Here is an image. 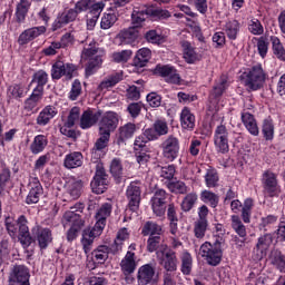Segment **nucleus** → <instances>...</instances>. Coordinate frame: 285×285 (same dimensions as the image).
<instances>
[{"label": "nucleus", "mask_w": 285, "mask_h": 285, "mask_svg": "<svg viewBox=\"0 0 285 285\" xmlns=\"http://www.w3.org/2000/svg\"><path fill=\"white\" fill-rule=\"evenodd\" d=\"M6 228L10 237H17L18 233V239L20 244L23 246V248L30 247L32 242H35V238H32V236L30 235V228L28 227V218H26L23 215L19 216L17 220L12 218H7Z\"/></svg>", "instance_id": "obj_1"}, {"label": "nucleus", "mask_w": 285, "mask_h": 285, "mask_svg": "<svg viewBox=\"0 0 285 285\" xmlns=\"http://www.w3.org/2000/svg\"><path fill=\"white\" fill-rule=\"evenodd\" d=\"M99 52V45L95 40L86 41L82 52H81V61H88L86 67V75H92L95 68H99L104 60L101 56H96Z\"/></svg>", "instance_id": "obj_2"}, {"label": "nucleus", "mask_w": 285, "mask_h": 285, "mask_svg": "<svg viewBox=\"0 0 285 285\" xmlns=\"http://www.w3.org/2000/svg\"><path fill=\"white\" fill-rule=\"evenodd\" d=\"M199 255L206 259L209 266H219L224 252L222 250V238L215 243L205 242L199 248Z\"/></svg>", "instance_id": "obj_3"}, {"label": "nucleus", "mask_w": 285, "mask_h": 285, "mask_svg": "<svg viewBox=\"0 0 285 285\" xmlns=\"http://www.w3.org/2000/svg\"><path fill=\"white\" fill-rule=\"evenodd\" d=\"M263 193L267 197H279L282 193V187H279V183L277 181V175L271 170H266L263 173L262 178Z\"/></svg>", "instance_id": "obj_4"}, {"label": "nucleus", "mask_w": 285, "mask_h": 285, "mask_svg": "<svg viewBox=\"0 0 285 285\" xmlns=\"http://www.w3.org/2000/svg\"><path fill=\"white\" fill-rule=\"evenodd\" d=\"M108 184L109 181L106 168H104V165L98 164L96 166V174L90 184L92 193L96 195H104V191L108 190Z\"/></svg>", "instance_id": "obj_5"}, {"label": "nucleus", "mask_w": 285, "mask_h": 285, "mask_svg": "<svg viewBox=\"0 0 285 285\" xmlns=\"http://www.w3.org/2000/svg\"><path fill=\"white\" fill-rule=\"evenodd\" d=\"M266 81V73L261 65L254 66L246 76L245 86L249 90H259Z\"/></svg>", "instance_id": "obj_6"}, {"label": "nucleus", "mask_w": 285, "mask_h": 285, "mask_svg": "<svg viewBox=\"0 0 285 285\" xmlns=\"http://www.w3.org/2000/svg\"><path fill=\"white\" fill-rule=\"evenodd\" d=\"M9 285H30V271L24 265H14L9 274Z\"/></svg>", "instance_id": "obj_7"}, {"label": "nucleus", "mask_w": 285, "mask_h": 285, "mask_svg": "<svg viewBox=\"0 0 285 285\" xmlns=\"http://www.w3.org/2000/svg\"><path fill=\"white\" fill-rule=\"evenodd\" d=\"M127 199H128V209L131 213H137L139 210V204H141V186L139 183H130L127 187Z\"/></svg>", "instance_id": "obj_8"}, {"label": "nucleus", "mask_w": 285, "mask_h": 285, "mask_svg": "<svg viewBox=\"0 0 285 285\" xmlns=\"http://www.w3.org/2000/svg\"><path fill=\"white\" fill-rule=\"evenodd\" d=\"M168 193L164 189H157L151 197V208L156 217H164L166 215V204Z\"/></svg>", "instance_id": "obj_9"}, {"label": "nucleus", "mask_w": 285, "mask_h": 285, "mask_svg": "<svg viewBox=\"0 0 285 285\" xmlns=\"http://www.w3.org/2000/svg\"><path fill=\"white\" fill-rule=\"evenodd\" d=\"M214 144L217 153H222V155L228 153V128H226V126L219 125L216 127L214 132Z\"/></svg>", "instance_id": "obj_10"}, {"label": "nucleus", "mask_w": 285, "mask_h": 285, "mask_svg": "<svg viewBox=\"0 0 285 285\" xmlns=\"http://www.w3.org/2000/svg\"><path fill=\"white\" fill-rule=\"evenodd\" d=\"M163 155L168 161H175L179 157V139L175 136H168L163 142Z\"/></svg>", "instance_id": "obj_11"}, {"label": "nucleus", "mask_w": 285, "mask_h": 285, "mask_svg": "<svg viewBox=\"0 0 285 285\" xmlns=\"http://www.w3.org/2000/svg\"><path fill=\"white\" fill-rule=\"evenodd\" d=\"M117 126H119L117 114H115V111H107L100 119L99 132L110 135L117 130Z\"/></svg>", "instance_id": "obj_12"}, {"label": "nucleus", "mask_w": 285, "mask_h": 285, "mask_svg": "<svg viewBox=\"0 0 285 285\" xmlns=\"http://www.w3.org/2000/svg\"><path fill=\"white\" fill-rule=\"evenodd\" d=\"M101 115H104V111L101 110H92L87 109L82 112L80 116V128L82 130H88V128H92V126H97L99 122V119H101Z\"/></svg>", "instance_id": "obj_13"}, {"label": "nucleus", "mask_w": 285, "mask_h": 285, "mask_svg": "<svg viewBox=\"0 0 285 285\" xmlns=\"http://www.w3.org/2000/svg\"><path fill=\"white\" fill-rule=\"evenodd\" d=\"M77 68L72 63H63V61H57L51 69L52 79H61L63 76L70 79L72 77V72H75Z\"/></svg>", "instance_id": "obj_14"}, {"label": "nucleus", "mask_w": 285, "mask_h": 285, "mask_svg": "<svg viewBox=\"0 0 285 285\" xmlns=\"http://www.w3.org/2000/svg\"><path fill=\"white\" fill-rule=\"evenodd\" d=\"M106 4L104 2H97V0H80L76 3V9L80 12L89 10V14H101Z\"/></svg>", "instance_id": "obj_15"}, {"label": "nucleus", "mask_w": 285, "mask_h": 285, "mask_svg": "<svg viewBox=\"0 0 285 285\" xmlns=\"http://www.w3.org/2000/svg\"><path fill=\"white\" fill-rule=\"evenodd\" d=\"M79 9H77V4L75 6V9H68L65 10L62 13H60L55 23L53 28L55 30H58V28H63V26H67V23H71V21H75L77 17H79Z\"/></svg>", "instance_id": "obj_16"}, {"label": "nucleus", "mask_w": 285, "mask_h": 285, "mask_svg": "<svg viewBox=\"0 0 285 285\" xmlns=\"http://www.w3.org/2000/svg\"><path fill=\"white\" fill-rule=\"evenodd\" d=\"M156 75L165 77L167 83H180L181 77L177 73V69L171 66H157L155 69Z\"/></svg>", "instance_id": "obj_17"}, {"label": "nucleus", "mask_w": 285, "mask_h": 285, "mask_svg": "<svg viewBox=\"0 0 285 285\" xmlns=\"http://www.w3.org/2000/svg\"><path fill=\"white\" fill-rule=\"evenodd\" d=\"M163 268H165V273H175V271H177V264H178V259H177V253H175V250L173 249H166L163 253V258L160 262Z\"/></svg>", "instance_id": "obj_18"}, {"label": "nucleus", "mask_w": 285, "mask_h": 285, "mask_svg": "<svg viewBox=\"0 0 285 285\" xmlns=\"http://www.w3.org/2000/svg\"><path fill=\"white\" fill-rule=\"evenodd\" d=\"M32 234L37 236V242L41 249L48 248V244L52 243V232L50 228H42L39 225H36L32 228Z\"/></svg>", "instance_id": "obj_19"}, {"label": "nucleus", "mask_w": 285, "mask_h": 285, "mask_svg": "<svg viewBox=\"0 0 285 285\" xmlns=\"http://www.w3.org/2000/svg\"><path fill=\"white\" fill-rule=\"evenodd\" d=\"M155 279V265L146 264L139 267L137 281L138 285H148Z\"/></svg>", "instance_id": "obj_20"}, {"label": "nucleus", "mask_w": 285, "mask_h": 285, "mask_svg": "<svg viewBox=\"0 0 285 285\" xmlns=\"http://www.w3.org/2000/svg\"><path fill=\"white\" fill-rule=\"evenodd\" d=\"M271 244H273V235L271 234H265L258 238L255 247L256 259H264V257H266V253H268Z\"/></svg>", "instance_id": "obj_21"}, {"label": "nucleus", "mask_w": 285, "mask_h": 285, "mask_svg": "<svg viewBox=\"0 0 285 285\" xmlns=\"http://www.w3.org/2000/svg\"><path fill=\"white\" fill-rule=\"evenodd\" d=\"M46 32V27H33L24 30L18 38V43L20 46H26V43H30V41L37 39L40 35Z\"/></svg>", "instance_id": "obj_22"}, {"label": "nucleus", "mask_w": 285, "mask_h": 285, "mask_svg": "<svg viewBox=\"0 0 285 285\" xmlns=\"http://www.w3.org/2000/svg\"><path fill=\"white\" fill-rule=\"evenodd\" d=\"M151 57H153V51H150V49L141 48L137 51L132 60V66H135V68H146Z\"/></svg>", "instance_id": "obj_23"}, {"label": "nucleus", "mask_w": 285, "mask_h": 285, "mask_svg": "<svg viewBox=\"0 0 285 285\" xmlns=\"http://www.w3.org/2000/svg\"><path fill=\"white\" fill-rule=\"evenodd\" d=\"M63 166L69 170L83 166V155L79 151L70 153L65 157Z\"/></svg>", "instance_id": "obj_24"}, {"label": "nucleus", "mask_w": 285, "mask_h": 285, "mask_svg": "<svg viewBox=\"0 0 285 285\" xmlns=\"http://www.w3.org/2000/svg\"><path fill=\"white\" fill-rule=\"evenodd\" d=\"M63 227L68 228V226L70 227H83L85 222L83 219H81V216L77 213H75V210H68L63 215Z\"/></svg>", "instance_id": "obj_25"}, {"label": "nucleus", "mask_w": 285, "mask_h": 285, "mask_svg": "<svg viewBox=\"0 0 285 285\" xmlns=\"http://www.w3.org/2000/svg\"><path fill=\"white\" fill-rule=\"evenodd\" d=\"M48 83V73L43 70H39L33 75L30 87H35L33 90L36 92H40L43 95V86Z\"/></svg>", "instance_id": "obj_26"}, {"label": "nucleus", "mask_w": 285, "mask_h": 285, "mask_svg": "<svg viewBox=\"0 0 285 285\" xmlns=\"http://www.w3.org/2000/svg\"><path fill=\"white\" fill-rule=\"evenodd\" d=\"M56 116H57V108L52 106H47L38 115L36 121L38 126H48V124H50V120L55 119Z\"/></svg>", "instance_id": "obj_27"}, {"label": "nucleus", "mask_w": 285, "mask_h": 285, "mask_svg": "<svg viewBox=\"0 0 285 285\" xmlns=\"http://www.w3.org/2000/svg\"><path fill=\"white\" fill-rule=\"evenodd\" d=\"M180 126L184 130H195V115L188 107H184L180 112Z\"/></svg>", "instance_id": "obj_28"}, {"label": "nucleus", "mask_w": 285, "mask_h": 285, "mask_svg": "<svg viewBox=\"0 0 285 285\" xmlns=\"http://www.w3.org/2000/svg\"><path fill=\"white\" fill-rule=\"evenodd\" d=\"M41 195H43V187L41 186V183L33 181L30 183V191L27 196V204H39V199L41 198Z\"/></svg>", "instance_id": "obj_29"}, {"label": "nucleus", "mask_w": 285, "mask_h": 285, "mask_svg": "<svg viewBox=\"0 0 285 285\" xmlns=\"http://www.w3.org/2000/svg\"><path fill=\"white\" fill-rule=\"evenodd\" d=\"M118 38L124 46H129L137 41V39L139 38V31H137L135 27H131L129 29L120 31Z\"/></svg>", "instance_id": "obj_30"}, {"label": "nucleus", "mask_w": 285, "mask_h": 285, "mask_svg": "<svg viewBox=\"0 0 285 285\" xmlns=\"http://www.w3.org/2000/svg\"><path fill=\"white\" fill-rule=\"evenodd\" d=\"M121 271L124 275H132L135 268H137V263L135 262V253L127 252L125 258L120 263Z\"/></svg>", "instance_id": "obj_31"}, {"label": "nucleus", "mask_w": 285, "mask_h": 285, "mask_svg": "<svg viewBox=\"0 0 285 285\" xmlns=\"http://www.w3.org/2000/svg\"><path fill=\"white\" fill-rule=\"evenodd\" d=\"M135 130H137V126L132 122L119 127L117 144L121 145L124 141L130 139L135 135Z\"/></svg>", "instance_id": "obj_32"}, {"label": "nucleus", "mask_w": 285, "mask_h": 285, "mask_svg": "<svg viewBox=\"0 0 285 285\" xmlns=\"http://www.w3.org/2000/svg\"><path fill=\"white\" fill-rule=\"evenodd\" d=\"M167 218L169 219V230L171 235H177L179 228L177 227V223L179 218L177 217V207L175 204H169L167 208Z\"/></svg>", "instance_id": "obj_33"}, {"label": "nucleus", "mask_w": 285, "mask_h": 285, "mask_svg": "<svg viewBox=\"0 0 285 285\" xmlns=\"http://www.w3.org/2000/svg\"><path fill=\"white\" fill-rule=\"evenodd\" d=\"M141 233L145 237L148 235L149 237H161V233H164V229L157 223L149 220L145 223Z\"/></svg>", "instance_id": "obj_34"}, {"label": "nucleus", "mask_w": 285, "mask_h": 285, "mask_svg": "<svg viewBox=\"0 0 285 285\" xmlns=\"http://www.w3.org/2000/svg\"><path fill=\"white\" fill-rule=\"evenodd\" d=\"M184 52V59L187 63H195L199 59V56L195 52V48L190 42L184 40L180 42Z\"/></svg>", "instance_id": "obj_35"}, {"label": "nucleus", "mask_w": 285, "mask_h": 285, "mask_svg": "<svg viewBox=\"0 0 285 285\" xmlns=\"http://www.w3.org/2000/svg\"><path fill=\"white\" fill-rule=\"evenodd\" d=\"M83 190L82 180H72L67 186V194L69 199H79L81 197V191Z\"/></svg>", "instance_id": "obj_36"}, {"label": "nucleus", "mask_w": 285, "mask_h": 285, "mask_svg": "<svg viewBox=\"0 0 285 285\" xmlns=\"http://www.w3.org/2000/svg\"><path fill=\"white\" fill-rule=\"evenodd\" d=\"M269 262L275 266L281 273H285V256L282 252L274 249L271 253Z\"/></svg>", "instance_id": "obj_37"}, {"label": "nucleus", "mask_w": 285, "mask_h": 285, "mask_svg": "<svg viewBox=\"0 0 285 285\" xmlns=\"http://www.w3.org/2000/svg\"><path fill=\"white\" fill-rule=\"evenodd\" d=\"M46 146H48V138L43 135H38L31 144L30 150L33 155H39V153H43Z\"/></svg>", "instance_id": "obj_38"}, {"label": "nucleus", "mask_w": 285, "mask_h": 285, "mask_svg": "<svg viewBox=\"0 0 285 285\" xmlns=\"http://www.w3.org/2000/svg\"><path fill=\"white\" fill-rule=\"evenodd\" d=\"M109 249L106 245H100L91 253V257L94 262H97V264H105L108 259Z\"/></svg>", "instance_id": "obj_39"}, {"label": "nucleus", "mask_w": 285, "mask_h": 285, "mask_svg": "<svg viewBox=\"0 0 285 285\" xmlns=\"http://www.w3.org/2000/svg\"><path fill=\"white\" fill-rule=\"evenodd\" d=\"M180 271L183 275H190V273H193V256L190 255V253H183L180 256Z\"/></svg>", "instance_id": "obj_40"}, {"label": "nucleus", "mask_w": 285, "mask_h": 285, "mask_svg": "<svg viewBox=\"0 0 285 285\" xmlns=\"http://www.w3.org/2000/svg\"><path fill=\"white\" fill-rule=\"evenodd\" d=\"M28 10H30V1L20 0L16 10V19L18 23H22V21H26V14H28Z\"/></svg>", "instance_id": "obj_41"}, {"label": "nucleus", "mask_w": 285, "mask_h": 285, "mask_svg": "<svg viewBox=\"0 0 285 285\" xmlns=\"http://www.w3.org/2000/svg\"><path fill=\"white\" fill-rule=\"evenodd\" d=\"M200 199L204 204H209L212 208H217L219 204V196L210 190H203L200 193Z\"/></svg>", "instance_id": "obj_42"}, {"label": "nucleus", "mask_w": 285, "mask_h": 285, "mask_svg": "<svg viewBox=\"0 0 285 285\" xmlns=\"http://www.w3.org/2000/svg\"><path fill=\"white\" fill-rule=\"evenodd\" d=\"M148 17H150V14H148V9H146L145 11L134 10L131 13V22L134 24V28H140L141 23H144V21H146Z\"/></svg>", "instance_id": "obj_43"}, {"label": "nucleus", "mask_w": 285, "mask_h": 285, "mask_svg": "<svg viewBox=\"0 0 285 285\" xmlns=\"http://www.w3.org/2000/svg\"><path fill=\"white\" fill-rule=\"evenodd\" d=\"M197 199L198 196L196 193L187 194L181 202V210H184V213L193 210V207L197 204Z\"/></svg>", "instance_id": "obj_44"}, {"label": "nucleus", "mask_w": 285, "mask_h": 285, "mask_svg": "<svg viewBox=\"0 0 285 285\" xmlns=\"http://www.w3.org/2000/svg\"><path fill=\"white\" fill-rule=\"evenodd\" d=\"M167 188L175 195H186V193H188V186L181 180L168 183Z\"/></svg>", "instance_id": "obj_45"}, {"label": "nucleus", "mask_w": 285, "mask_h": 285, "mask_svg": "<svg viewBox=\"0 0 285 285\" xmlns=\"http://www.w3.org/2000/svg\"><path fill=\"white\" fill-rule=\"evenodd\" d=\"M232 228L240 237H246V226L242 223V218H239V216H232Z\"/></svg>", "instance_id": "obj_46"}, {"label": "nucleus", "mask_w": 285, "mask_h": 285, "mask_svg": "<svg viewBox=\"0 0 285 285\" xmlns=\"http://www.w3.org/2000/svg\"><path fill=\"white\" fill-rule=\"evenodd\" d=\"M225 32L228 39H237V33L239 32V22L237 20L228 21L225 26Z\"/></svg>", "instance_id": "obj_47"}, {"label": "nucleus", "mask_w": 285, "mask_h": 285, "mask_svg": "<svg viewBox=\"0 0 285 285\" xmlns=\"http://www.w3.org/2000/svg\"><path fill=\"white\" fill-rule=\"evenodd\" d=\"M80 117H81V109L79 107L71 108V110L69 111L68 118L65 122L67 128L75 127V124L79 121Z\"/></svg>", "instance_id": "obj_48"}, {"label": "nucleus", "mask_w": 285, "mask_h": 285, "mask_svg": "<svg viewBox=\"0 0 285 285\" xmlns=\"http://www.w3.org/2000/svg\"><path fill=\"white\" fill-rule=\"evenodd\" d=\"M111 57L115 63H128V61L130 60V57H132V50L127 49V50L114 52Z\"/></svg>", "instance_id": "obj_49"}, {"label": "nucleus", "mask_w": 285, "mask_h": 285, "mask_svg": "<svg viewBox=\"0 0 285 285\" xmlns=\"http://www.w3.org/2000/svg\"><path fill=\"white\" fill-rule=\"evenodd\" d=\"M274 55L281 59V61H285V50L284 46H282V42L279 41V38L277 37H272L271 38Z\"/></svg>", "instance_id": "obj_50"}, {"label": "nucleus", "mask_w": 285, "mask_h": 285, "mask_svg": "<svg viewBox=\"0 0 285 285\" xmlns=\"http://www.w3.org/2000/svg\"><path fill=\"white\" fill-rule=\"evenodd\" d=\"M205 181L207 188H215L219 181V174L215 169H208L205 175Z\"/></svg>", "instance_id": "obj_51"}, {"label": "nucleus", "mask_w": 285, "mask_h": 285, "mask_svg": "<svg viewBox=\"0 0 285 285\" xmlns=\"http://www.w3.org/2000/svg\"><path fill=\"white\" fill-rule=\"evenodd\" d=\"M253 212V199L247 198L242 208V219L245 224H250V213Z\"/></svg>", "instance_id": "obj_52"}, {"label": "nucleus", "mask_w": 285, "mask_h": 285, "mask_svg": "<svg viewBox=\"0 0 285 285\" xmlns=\"http://www.w3.org/2000/svg\"><path fill=\"white\" fill-rule=\"evenodd\" d=\"M115 23H117V14L105 13L101 18L100 27L102 30H110Z\"/></svg>", "instance_id": "obj_53"}, {"label": "nucleus", "mask_w": 285, "mask_h": 285, "mask_svg": "<svg viewBox=\"0 0 285 285\" xmlns=\"http://www.w3.org/2000/svg\"><path fill=\"white\" fill-rule=\"evenodd\" d=\"M41 97H43V94L33 90L31 96L24 101L26 110H32L33 108H37V104H39Z\"/></svg>", "instance_id": "obj_54"}, {"label": "nucleus", "mask_w": 285, "mask_h": 285, "mask_svg": "<svg viewBox=\"0 0 285 285\" xmlns=\"http://www.w3.org/2000/svg\"><path fill=\"white\" fill-rule=\"evenodd\" d=\"M263 135L267 141H271L275 135V126H273V120H264L263 122Z\"/></svg>", "instance_id": "obj_55"}, {"label": "nucleus", "mask_w": 285, "mask_h": 285, "mask_svg": "<svg viewBox=\"0 0 285 285\" xmlns=\"http://www.w3.org/2000/svg\"><path fill=\"white\" fill-rule=\"evenodd\" d=\"M147 14H149V17H155L156 19H170L171 17L170 11L155 8H148Z\"/></svg>", "instance_id": "obj_56"}, {"label": "nucleus", "mask_w": 285, "mask_h": 285, "mask_svg": "<svg viewBox=\"0 0 285 285\" xmlns=\"http://www.w3.org/2000/svg\"><path fill=\"white\" fill-rule=\"evenodd\" d=\"M161 242H164L161 236H149L147 240L148 253H155V250H157L159 246H161Z\"/></svg>", "instance_id": "obj_57"}, {"label": "nucleus", "mask_w": 285, "mask_h": 285, "mask_svg": "<svg viewBox=\"0 0 285 285\" xmlns=\"http://www.w3.org/2000/svg\"><path fill=\"white\" fill-rule=\"evenodd\" d=\"M119 81H121V75L120 73H115L114 76H110L108 79L104 80L99 88L101 90L106 89V88H112V86H117V83H119Z\"/></svg>", "instance_id": "obj_58"}, {"label": "nucleus", "mask_w": 285, "mask_h": 285, "mask_svg": "<svg viewBox=\"0 0 285 285\" xmlns=\"http://www.w3.org/2000/svg\"><path fill=\"white\" fill-rule=\"evenodd\" d=\"M206 228H208V220H197L195 223L194 233L196 237L202 238L206 235Z\"/></svg>", "instance_id": "obj_59"}, {"label": "nucleus", "mask_w": 285, "mask_h": 285, "mask_svg": "<svg viewBox=\"0 0 285 285\" xmlns=\"http://www.w3.org/2000/svg\"><path fill=\"white\" fill-rule=\"evenodd\" d=\"M97 223L95 224L94 228L89 230L90 235L99 237L101 233L104 232V228H106V218H99L96 217Z\"/></svg>", "instance_id": "obj_60"}, {"label": "nucleus", "mask_w": 285, "mask_h": 285, "mask_svg": "<svg viewBox=\"0 0 285 285\" xmlns=\"http://www.w3.org/2000/svg\"><path fill=\"white\" fill-rule=\"evenodd\" d=\"M99 135L100 137L95 144V150H104L108 146V141H110V134L99 132Z\"/></svg>", "instance_id": "obj_61"}, {"label": "nucleus", "mask_w": 285, "mask_h": 285, "mask_svg": "<svg viewBox=\"0 0 285 285\" xmlns=\"http://www.w3.org/2000/svg\"><path fill=\"white\" fill-rule=\"evenodd\" d=\"M110 173L114 177H121L124 173V167L121 166V160L115 158L110 165Z\"/></svg>", "instance_id": "obj_62"}, {"label": "nucleus", "mask_w": 285, "mask_h": 285, "mask_svg": "<svg viewBox=\"0 0 285 285\" xmlns=\"http://www.w3.org/2000/svg\"><path fill=\"white\" fill-rule=\"evenodd\" d=\"M80 95H81V82L79 80H75L71 86L69 99L71 101H77Z\"/></svg>", "instance_id": "obj_63"}, {"label": "nucleus", "mask_w": 285, "mask_h": 285, "mask_svg": "<svg viewBox=\"0 0 285 285\" xmlns=\"http://www.w3.org/2000/svg\"><path fill=\"white\" fill-rule=\"evenodd\" d=\"M153 126L158 137H164L168 132V122L164 120H156Z\"/></svg>", "instance_id": "obj_64"}]
</instances>
